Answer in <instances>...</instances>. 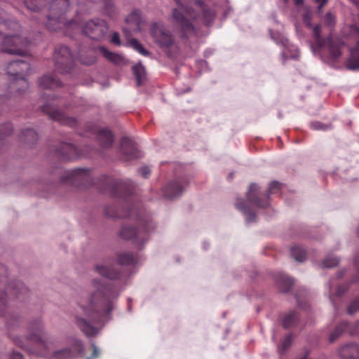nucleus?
I'll use <instances>...</instances> for the list:
<instances>
[{"instance_id":"35","label":"nucleus","mask_w":359,"mask_h":359,"mask_svg":"<svg viewBox=\"0 0 359 359\" xmlns=\"http://www.w3.org/2000/svg\"><path fill=\"white\" fill-rule=\"evenodd\" d=\"M54 359H71L74 358L72 348H65L59 351H54L52 354Z\"/></svg>"},{"instance_id":"5","label":"nucleus","mask_w":359,"mask_h":359,"mask_svg":"<svg viewBox=\"0 0 359 359\" xmlns=\"http://www.w3.org/2000/svg\"><path fill=\"white\" fill-rule=\"evenodd\" d=\"M313 13L307 9L304 11L302 20L304 25L313 31V36L316 46L320 49H325L328 57L333 61L338 60L341 55L343 43L339 39H332L331 36L324 38L321 36V26L311 24Z\"/></svg>"},{"instance_id":"12","label":"nucleus","mask_w":359,"mask_h":359,"mask_svg":"<svg viewBox=\"0 0 359 359\" xmlns=\"http://www.w3.org/2000/svg\"><path fill=\"white\" fill-rule=\"evenodd\" d=\"M55 71L61 74H69L74 67V59L67 46H59L54 52Z\"/></svg>"},{"instance_id":"47","label":"nucleus","mask_w":359,"mask_h":359,"mask_svg":"<svg viewBox=\"0 0 359 359\" xmlns=\"http://www.w3.org/2000/svg\"><path fill=\"white\" fill-rule=\"evenodd\" d=\"M103 2L104 4V10L107 14L111 16L114 12L113 3L111 0H103Z\"/></svg>"},{"instance_id":"58","label":"nucleus","mask_w":359,"mask_h":359,"mask_svg":"<svg viewBox=\"0 0 359 359\" xmlns=\"http://www.w3.org/2000/svg\"><path fill=\"white\" fill-rule=\"evenodd\" d=\"M282 55H283V57L284 58V60H286V58L287 57V53H286V52L285 50L282 51Z\"/></svg>"},{"instance_id":"45","label":"nucleus","mask_w":359,"mask_h":359,"mask_svg":"<svg viewBox=\"0 0 359 359\" xmlns=\"http://www.w3.org/2000/svg\"><path fill=\"white\" fill-rule=\"evenodd\" d=\"M359 311V297L352 300L347 307V313L350 315Z\"/></svg>"},{"instance_id":"28","label":"nucleus","mask_w":359,"mask_h":359,"mask_svg":"<svg viewBox=\"0 0 359 359\" xmlns=\"http://www.w3.org/2000/svg\"><path fill=\"white\" fill-rule=\"evenodd\" d=\"M276 282L280 290L283 292H288L294 283L292 279L283 274L277 277Z\"/></svg>"},{"instance_id":"16","label":"nucleus","mask_w":359,"mask_h":359,"mask_svg":"<svg viewBox=\"0 0 359 359\" xmlns=\"http://www.w3.org/2000/svg\"><path fill=\"white\" fill-rule=\"evenodd\" d=\"M120 151L125 161H130L142 157L136 144L128 137H123L120 142Z\"/></svg>"},{"instance_id":"31","label":"nucleus","mask_w":359,"mask_h":359,"mask_svg":"<svg viewBox=\"0 0 359 359\" xmlns=\"http://www.w3.org/2000/svg\"><path fill=\"white\" fill-rule=\"evenodd\" d=\"M297 313L294 311H290L286 313L283 319V326L285 329L294 327L297 325L298 321Z\"/></svg>"},{"instance_id":"30","label":"nucleus","mask_w":359,"mask_h":359,"mask_svg":"<svg viewBox=\"0 0 359 359\" xmlns=\"http://www.w3.org/2000/svg\"><path fill=\"white\" fill-rule=\"evenodd\" d=\"M127 23L134 24V31H140V24L142 22L141 12L139 10L133 11L126 19Z\"/></svg>"},{"instance_id":"41","label":"nucleus","mask_w":359,"mask_h":359,"mask_svg":"<svg viewBox=\"0 0 359 359\" xmlns=\"http://www.w3.org/2000/svg\"><path fill=\"white\" fill-rule=\"evenodd\" d=\"M83 345L81 340L75 339L72 345V352L74 354V357L76 355H81L83 353Z\"/></svg>"},{"instance_id":"57","label":"nucleus","mask_w":359,"mask_h":359,"mask_svg":"<svg viewBox=\"0 0 359 359\" xmlns=\"http://www.w3.org/2000/svg\"><path fill=\"white\" fill-rule=\"evenodd\" d=\"M290 0H283V1L287 4L289 2ZM295 5L299 6L301 5L304 0H293Z\"/></svg>"},{"instance_id":"11","label":"nucleus","mask_w":359,"mask_h":359,"mask_svg":"<svg viewBox=\"0 0 359 359\" xmlns=\"http://www.w3.org/2000/svg\"><path fill=\"white\" fill-rule=\"evenodd\" d=\"M6 290L4 292H0V316L4 315L7 309L6 296L9 297L10 299L15 298L22 301L29 294L28 289L19 280L8 283Z\"/></svg>"},{"instance_id":"1","label":"nucleus","mask_w":359,"mask_h":359,"mask_svg":"<svg viewBox=\"0 0 359 359\" xmlns=\"http://www.w3.org/2000/svg\"><path fill=\"white\" fill-rule=\"evenodd\" d=\"M102 181L104 183L102 189L103 191H108L114 197L124 198L127 203L123 214L118 213L114 207H106L104 215L110 218H135L137 227L123 226L119 236L124 240L131 241L137 246L143 245L155 230L156 224L151 217L140 208L139 203H134L133 195L135 186L133 182L129 180L122 181L107 176H103Z\"/></svg>"},{"instance_id":"27","label":"nucleus","mask_w":359,"mask_h":359,"mask_svg":"<svg viewBox=\"0 0 359 359\" xmlns=\"http://www.w3.org/2000/svg\"><path fill=\"white\" fill-rule=\"evenodd\" d=\"M100 51L106 59L116 65H120L123 62L124 58L123 56L117 53L110 52L104 46H101L100 48Z\"/></svg>"},{"instance_id":"64","label":"nucleus","mask_w":359,"mask_h":359,"mask_svg":"<svg viewBox=\"0 0 359 359\" xmlns=\"http://www.w3.org/2000/svg\"><path fill=\"white\" fill-rule=\"evenodd\" d=\"M358 236H359V227L358 229Z\"/></svg>"},{"instance_id":"36","label":"nucleus","mask_w":359,"mask_h":359,"mask_svg":"<svg viewBox=\"0 0 359 359\" xmlns=\"http://www.w3.org/2000/svg\"><path fill=\"white\" fill-rule=\"evenodd\" d=\"M291 255L296 261L302 262L306 259V252L299 246H294L291 248Z\"/></svg>"},{"instance_id":"26","label":"nucleus","mask_w":359,"mask_h":359,"mask_svg":"<svg viewBox=\"0 0 359 359\" xmlns=\"http://www.w3.org/2000/svg\"><path fill=\"white\" fill-rule=\"evenodd\" d=\"M236 207L245 215L248 222H255L256 220L257 215L255 212L250 207L246 205V201L242 199H238L236 203Z\"/></svg>"},{"instance_id":"38","label":"nucleus","mask_w":359,"mask_h":359,"mask_svg":"<svg viewBox=\"0 0 359 359\" xmlns=\"http://www.w3.org/2000/svg\"><path fill=\"white\" fill-rule=\"evenodd\" d=\"M133 73L135 76L138 86L142 84V81L145 78V69L142 65H137L133 67Z\"/></svg>"},{"instance_id":"19","label":"nucleus","mask_w":359,"mask_h":359,"mask_svg":"<svg viewBox=\"0 0 359 359\" xmlns=\"http://www.w3.org/2000/svg\"><path fill=\"white\" fill-rule=\"evenodd\" d=\"M347 330L351 335L359 334V320L353 327H349L346 322H341L339 324L334 330L331 332L329 337L330 342H334L337 340L341 334Z\"/></svg>"},{"instance_id":"29","label":"nucleus","mask_w":359,"mask_h":359,"mask_svg":"<svg viewBox=\"0 0 359 359\" xmlns=\"http://www.w3.org/2000/svg\"><path fill=\"white\" fill-rule=\"evenodd\" d=\"M136 257L130 252H123L117 254V262L121 265H130L136 262Z\"/></svg>"},{"instance_id":"40","label":"nucleus","mask_w":359,"mask_h":359,"mask_svg":"<svg viewBox=\"0 0 359 359\" xmlns=\"http://www.w3.org/2000/svg\"><path fill=\"white\" fill-rule=\"evenodd\" d=\"M130 46L141 55L144 56H149L150 55V53L146 50L137 39H133L130 41Z\"/></svg>"},{"instance_id":"2","label":"nucleus","mask_w":359,"mask_h":359,"mask_svg":"<svg viewBox=\"0 0 359 359\" xmlns=\"http://www.w3.org/2000/svg\"><path fill=\"white\" fill-rule=\"evenodd\" d=\"M118 296L114 284L94 279L89 292L83 294L78 303L88 320L76 316L75 323L77 327L87 337L95 336L98 330L93 324L100 323L102 318L110 315Z\"/></svg>"},{"instance_id":"53","label":"nucleus","mask_w":359,"mask_h":359,"mask_svg":"<svg viewBox=\"0 0 359 359\" xmlns=\"http://www.w3.org/2000/svg\"><path fill=\"white\" fill-rule=\"evenodd\" d=\"M111 42L117 46L121 44L119 34L117 32H114L112 34Z\"/></svg>"},{"instance_id":"50","label":"nucleus","mask_w":359,"mask_h":359,"mask_svg":"<svg viewBox=\"0 0 359 359\" xmlns=\"http://www.w3.org/2000/svg\"><path fill=\"white\" fill-rule=\"evenodd\" d=\"M271 37L276 41L277 43H280L285 48L289 46L288 39L283 36H280V39L275 38L274 35H271Z\"/></svg>"},{"instance_id":"59","label":"nucleus","mask_w":359,"mask_h":359,"mask_svg":"<svg viewBox=\"0 0 359 359\" xmlns=\"http://www.w3.org/2000/svg\"><path fill=\"white\" fill-rule=\"evenodd\" d=\"M343 276H344V273H343V272H340V273H339V274H338V278H341Z\"/></svg>"},{"instance_id":"9","label":"nucleus","mask_w":359,"mask_h":359,"mask_svg":"<svg viewBox=\"0 0 359 359\" xmlns=\"http://www.w3.org/2000/svg\"><path fill=\"white\" fill-rule=\"evenodd\" d=\"M6 70L7 74L10 76H13L15 80L12 85L22 87V88H18L17 91L19 93L25 91V88L28 87V83L25 76L30 70L29 64L23 60H15L8 65Z\"/></svg>"},{"instance_id":"55","label":"nucleus","mask_w":359,"mask_h":359,"mask_svg":"<svg viewBox=\"0 0 359 359\" xmlns=\"http://www.w3.org/2000/svg\"><path fill=\"white\" fill-rule=\"evenodd\" d=\"M316 4H318V11L320 12L322 8L327 3V0H314Z\"/></svg>"},{"instance_id":"6","label":"nucleus","mask_w":359,"mask_h":359,"mask_svg":"<svg viewBox=\"0 0 359 359\" xmlns=\"http://www.w3.org/2000/svg\"><path fill=\"white\" fill-rule=\"evenodd\" d=\"M69 6L68 0H52L48 5L50 13L43 20L46 28L56 32L67 23L64 15Z\"/></svg>"},{"instance_id":"62","label":"nucleus","mask_w":359,"mask_h":359,"mask_svg":"<svg viewBox=\"0 0 359 359\" xmlns=\"http://www.w3.org/2000/svg\"><path fill=\"white\" fill-rule=\"evenodd\" d=\"M65 107V109H69L70 107H69V105L65 104V107Z\"/></svg>"},{"instance_id":"56","label":"nucleus","mask_w":359,"mask_h":359,"mask_svg":"<svg viewBox=\"0 0 359 359\" xmlns=\"http://www.w3.org/2000/svg\"><path fill=\"white\" fill-rule=\"evenodd\" d=\"M11 359H23V356L20 353L13 352L11 356Z\"/></svg>"},{"instance_id":"14","label":"nucleus","mask_w":359,"mask_h":359,"mask_svg":"<svg viewBox=\"0 0 359 359\" xmlns=\"http://www.w3.org/2000/svg\"><path fill=\"white\" fill-rule=\"evenodd\" d=\"M64 183H70L79 187L87 188L93 184V179L89 169L76 168L68 171L64 176Z\"/></svg>"},{"instance_id":"49","label":"nucleus","mask_w":359,"mask_h":359,"mask_svg":"<svg viewBox=\"0 0 359 359\" xmlns=\"http://www.w3.org/2000/svg\"><path fill=\"white\" fill-rule=\"evenodd\" d=\"M7 279V269L4 265L0 264V283L6 282Z\"/></svg>"},{"instance_id":"8","label":"nucleus","mask_w":359,"mask_h":359,"mask_svg":"<svg viewBox=\"0 0 359 359\" xmlns=\"http://www.w3.org/2000/svg\"><path fill=\"white\" fill-rule=\"evenodd\" d=\"M150 34L154 43L168 57L174 56L173 49H177L173 34L161 22H153L150 26Z\"/></svg>"},{"instance_id":"22","label":"nucleus","mask_w":359,"mask_h":359,"mask_svg":"<svg viewBox=\"0 0 359 359\" xmlns=\"http://www.w3.org/2000/svg\"><path fill=\"white\" fill-rule=\"evenodd\" d=\"M339 356L343 359H359V346L356 344H348L341 347Z\"/></svg>"},{"instance_id":"34","label":"nucleus","mask_w":359,"mask_h":359,"mask_svg":"<svg viewBox=\"0 0 359 359\" xmlns=\"http://www.w3.org/2000/svg\"><path fill=\"white\" fill-rule=\"evenodd\" d=\"M294 340V334L290 333L283 339L278 346V351L280 355H283L291 346Z\"/></svg>"},{"instance_id":"18","label":"nucleus","mask_w":359,"mask_h":359,"mask_svg":"<svg viewBox=\"0 0 359 359\" xmlns=\"http://www.w3.org/2000/svg\"><path fill=\"white\" fill-rule=\"evenodd\" d=\"M56 155L64 161H73L81 156L73 144L66 142L60 144L56 149Z\"/></svg>"},{"instance_id":"46","label":"nucleus","mask_w":359,"mask_h":359,"mask_svg":"<svg viewBox=\"0 0 359 359\" xmlns=\"http://www.w3.org/2000/svg\"><path fill=\"white\" fill-rule=\"evenodd\" d=\"M13 131V126L11 123H6L0 126V135H9Z\"/></svg>"},{"instance_id":"32","label":"nucleus","mask_w":359,"mask_h":359,"mask_svg":"<svg viewBox=\"0 0 359 359\" xmlns=\"http://www.w3.org/2000/svg\"><path fill=\"white\" fill-rule=\"evenodd\" d=\"M79 60L83 65L89 66L96 62L95 52L93 50H89L85 54L81 53Z\"/></svg>"},{"instance_id":"48","label":"nucleus","mask_w":359,"mask_h":359,"mask_svg":"<svg viewBox=\"0 0 359 359\" xmlns=\"http://www.w3.org/2000/svg\"><path fill=\"white\" fill-rule=\"evenodd\" d=\"M325 22L328 26H332L335 22L334 15L330 12L327 13L325 16Z\"/></svg>"},{"instance_id":"63","label":"nucleus","mask_w":359,"mask_h":359,"mask_svg":"<svg viewBox=\"0 0 359 359\" xmlns=\"http://www.w3.org/2000/svg\"><path fill=\"white\" fill-rule=\"evenodd\" d=\"M2 13H3V11L2 10H0V15H2Z\"/></svg>"},{"instance_id":"3","label":"nucleus","mask_w":359,"mask_h":359,"mask_svg":"<svg viewBox=\"0 0 359 359\" xmlns=\"http://www.w3.org/2000/svg\"><path fill=\"white\" fill-rule=\"evenodd\" d=\"M179 8L172 10L173 22L182 39H189L196 33L194 22L212 25L216 13L202 0H195L191 6H186L187 0H174Z\"/></svg>"},{"instance_id":"37","label":"nucleus","mask_w":359,"mask_h":359,"mask_svg":"<svg viewBox=\"0 0 359 359\" xmlns=\"http://www.w3.org/2000/svg\"><path fill=\"white\" fill-rule=\"evenodd\" d=\"M38 140V134L31 128L22 131V140L27 143H34Z\"/></svg>"},{"instance_id":"21","label":"nucleus","mask_w":359,"mask_h":359,"mask_svg":"<svg viewBox=\"0 0 359 359\" xmlns=\"http://www.w3.org/2000/svg\"><path fill=\"white\" fill-rule=\"evenodd\" d=\"M94 133L97 135V139L100 145L104 148H110L114 143V135L107 128L95 129Z\"/></svg>"},{"instance_id":"51","label":"nucleus","mask_w":359,"mask_h":359,"mask_svg":"<svg viewBox=\"0 0 359 359\" xmlns=\"http://www.w3.org/2000/svg\"><path fill=\"white\" fill-rule=\"evenodd\" d=\"M354 262L355 266L357 268L358 273L356 277L354 278L353 281L355 283H359V251L355 255Z\"/></svg>"},{"instance_id":"54","label":"nucleus","mask_w":359,"mask_h":359,"mask_svg":"<svg viewBox=\"0 0 359 359\" xmlns=\"http://www.w3.org/2000/svg\"><path fill=\"white\" fill-rule=\"evenodd\" d=\"M92 348H93V353L90 356V358H97L100 355V351L97 348V347L95 346V344H91Z\"/></svg>"},{"instance_id":"24","label":"nucleus","mask_w":359,"mask_h":359,"mask_svg":"<svg viewBox=\"0 0 359 359\" xmlns=\"http://www.w3.org/2000/svg\"><path fill=\"white\" fill-rule=\"evenodd\" d=\"M39 85L44 89H55L61 86V82L55 74H46L40 79Z\"/></svg>"},{"instance_id":"13","label":"nucleus","mask_w":359,"mask_h":359,"mask_svg":"<svg viewBox=\"0 0 359 359\" xmlns=\"http://www.w3.org/2000/svg\"><path fill=\"white\" fill-rule=\"evenodd\" d=\"M29 44V41L20 34H6L2 43V50L9 54L24 55Z\"/></svg>"},{"instance_id":"60","label":"nucleus","mask_w":359,"mask_h":359,"mask_svg":"<svg viewBox=\"0 0 359 359\" xmlns=\"http://www.w3.org/2000/svg\"><path fill=\"white\" fill-rule=\"evenodd\" d=\"M298 56H299L298 54L293 55H292V57L294 58V59H296V58H297Z\"/></svg>"},{"instance_id":"44","label":"nucleus","mask_w":359,"mask_h":359,"mask_svg":"<svg viewBox=\"0 0 359 359\" xmlns=\"http://www.w3.org/2000/svg\"><path fill=\"white\" fill-rule=\"evenodd\" d=\"M359 311V297L352 300L347 307V313L350 315Z\"/></svg>"},{"instance_id":"25","label":"nucleus","mask_w":359,"mask_h":359,"mask_svg":"<svg viewBox=\"0 0 359 359\" xmlns=\"http://www.w3.org/2000/svg\"><path fill=\"white\" fill-rule=\"evenodd\" d=\"M350 52L346 67L351 70H359V40L357 41L355 46L351 48Z\"/></svg>"},{"instance_id":"61","label":"nucleus","mask_w":359,"mask_h":359,"mask_svg":"<svg viewBox=\"0 0 359 359\" xmlns=\"http://www.w3.org/2000/svg\"><path fill=\"white\" fill-rule=\"evenodd\" d=\"M232 177H233V173H232V172H231V173L229 175V179H232Z\"/></svg>"},{"instance_id":"10","label":"nucleus","mask_w":359,"mask_h":359,"mask_svg":"<svg viewBox=\"0 0 359 359\" xmlns=\"http://www.w3.org/2000/svg\"><path fill=\"white\" fill-rule=\"evenodd\" d=\"M283 184L281 183L278 181H273L269 184L266 194L261 197L259 195V186L255 183H252L249 186L247 192L248 201L258 208H266L269 204V195L278 192L281 190Z\"/></svg>"},{"instance_id":"20","label":"nucleus","mask_w":359,"mask_h":359,"mask_svg":"<svg viewBox=\"0 0 359 359\" xmlns=\"http://www.w3.org/2000/svg\"><path fill=\"white\" fill-rule=\"evenodd\" d=\"M109 261L104 262L103 264H97L95 267V271L103 277L110 280H118L121 277V272L114 269L109 265Z\"/></svg>"},{"instance_id":"7","label":"nucleus","mask_w":359,"mask_h":359,"mask_svg":"<svg viewBox=\"0 0 359 359\" xmlns=\"http://www.w3.org/2000/svg\"><path fill=\"white\" fill-rule=\"evenodd\" d=\"M46 96L47 97L46 98V103L41 106V109L44 113L48 114L52 120L58 122L61 125L69 127L76 126V118L67 116L60 109V104H64L62 98L56 97L55 94H48Z\"/></svg>"},{"instance_id":"39","label":"nucleus","mask_w":359,"mask_h":359,"mask_svg":"<svg viewBox=\"0 0 359 359\" xmlns=\"http://www.w3.org/2000/svg\"><path fill=\"white\" fill-rule=\"evenodd\" d=\"M19 24L15 21L4 20L0 22V32L2 33L4 29H13L18 30L20 28Z\"/></svg>"},{"instance_id":"4","label":"nucleus","mask_w":359,"mask_h":359,"mask_svg":"<svg viewBox=\"0 0 359 359\" xmlns=\"http://www.w3.org/2000/svg\"><path fill=\"white\" fill-rule=\"evenodd\" d=\"M19 318L11 316L7 320L6 325L8 330V335L12 338L13 342L22 348L26 349L30 353H35L41 357L49 355L48 346L44 339L43 332V325L39 320L30 323L29 325V335L24 337L23 340L18 336H13L11 330L13 327L18 326Z\"/></svg>"},{"instance_id":"43","label":"nucleus","mask_w":359,"mask_h":359,"mask_svg":"<svg viewBox=\"0 0 359 359\" xmlns=\"http://www.w3.org/2000/svg\"><path fill=\"white\" fill-rule=\"evenodd\" d=\"M311 128L314 130H323L326 131L332 129L330 124H325L319 121H314L310 124Z\"/></svg>"},{"instance_id":"42","label":"nucleus","mask_w":359,"mask_h":359,"mask_svg":"<svg viewBox=\"0 0 359 359\" xmlns=\"http://www.w3.org/2000/svg\"><path fill=\"white\" fill-rule=\"evenodd\" d=\"M339 262V260L336 257H327L322 262L323 268H332L337 266Z\"/></svg>"},{"instance_id":"52","label":"nucleus","mask_w":359,"mask_h":359,"mask_svg":"<svg viewBox=\"0 0 359 359\" xmlns=\"http://www.w3.org/2000/svg\"><path fill=\"white\" fill-rule=\"evenodd\" d=\"M139 172L142 177L147 178L151 173V170L149 167H142L139 170Z\"/></svg>"},{"instance_id":"17","label":"nucleus","mask_w":359,"mask_h":359,"mask_svg":"<svg viewBox=\"0 0 359 359\" xmlns=\"http://www.w3.org/2000/svg\"><path fill=\"white\" fill-rule=\"evenodd\" d=\"M187 185V182L184 178L172 181L163 188L164 196L170 199L179 197L182 195Z\"/></svg>"},{"instance_id":"15","label":"nucleus","mask_w":359,"mask_h":359,"mask_svg":"<svg viewBox=\"0 0 359 359\" xmlns=\"http://www.w3.org/2000/svg\"><path fill=\"white\" fill-rule=\"evenodd\" d=\"M109 29L107 22L100 19H94L87 22L83 28V33L94 40H101Z\"/></svg>"},{"instance_id":"23","label":"nucleus","mask_w":359,"mask_h":359,"mask_svg":"<svg viewBox=\"0 0 359 359\" xmlns=\"http://www.w3.org/2000/svg\"><path fill=\"white\" fill-rule=\"evenodd\" d=\"M349 287L348 284L339 285L334 290L332 286L330 285V299L332 302L336 311L338 310V305L337 299H340L343 294L348 290Z\"/></svg>"},{"instance_id":"33","label":"nucleus","mask_w":359,"mask_h":359,"mask_svg":"<svg viewBox=\"0 0 359 359\" xmlns=\"http://www.w3.org/2000/svg\"><path fill=\"white\" fill-rule=\"evenodd\" d=\"M47 0H24V4L27 9L38 12L41 8L46 6Z\"/></svg>"}]
</instances>
